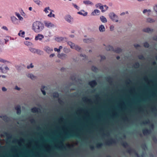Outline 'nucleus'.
<instances>
[{
    "label": "nucleus",
    "mask_w": 157,
    "mask_h": 157,
    "mask_svg": "<svg viewBox=\"0 0 157 157\" xmlns=\"http://www.w3.org/2000/svg\"><path fill=\"white\" fill-rule=\"evenodd\" d=\"M89 40L88 39H85L84 40V41L85 42H88Z\"/></svg>",
    "instance_id": "4d7b16f0"
},
{
    "label": "nucleus",
    "mask_w": 157,
    "mask_h": 157,
    "mask_svg": "<svg viewBox=\"0 0 157 157\" xmlns=\"http://www.w3.org/2000/svg\"><path fill=\"white\" fill-rule=\"evenodd\" d=\"M100 11L98 10H95L91 13V15L95 16L100 13Z\"/></svg>",
    "instance_id": "4468645a"
},
{
    "label": "nucleus",
    "mask_w": 157,
    "mask_h": 157,
    "mask_svg": "<svg viewBox=\"0 0 157 157\" xmlns=\"http://www.w3.org/2000/svg\"><path fill=\"white\" fill-rule=\"evenodd\" d=\"M104 7H105L106 8V10H107L108 9V7L106 5H105L104 6Z\"/></svg>",
    "instance_id": "6e6d98bb"
},
{
    "label": "nucleus",
    "mask_w": 157,
    "mask_h": 157,
    "mask_svg": "<svg viewBox=\"0 0 157 157\" xmlns=\"http://www.w3.org/2000/svg\"><path fill=\"white\" fill-rule=\"evenodd\" d=\"M92 70L94 71H97L98 69L95 67L93 66L92 67Z\"/></svg>",
    "instance_id": "ea45409f"
},
{
    "label": "nucleus",
    "mask_w": 157,
    "mask_h": 157,
    "mask_svg": "<svg viewBox=\"0 0 157 157\" xmlns=\"http://www.w3.org/2000/svg\"><path fill=\"white\" fill-rule=\"evenodd\" d=\"M74 48L78 51H80L81 49V48L78 45H75Z\"/></svg>",
    "instance_id": "7c9ffc66"
},
{
    "label": "nucleus",
    "mask_w": 157,
    "mask_h": 157,
    "mask_svg": "<svg viewBox=\"0 0 157 157\" xmlns=\"http://www.w3.org/2000/svg\"><path fill=\"white\" fill-rule=\"evenodd\" d=\"M29 50L33 53H36L40 55L43 53V52L39 49H36L33 48H30Z\"/></svg>",
    "instance_id": "20e7f679"
},
{
    "label": "nucleus",
    "mask_w": 157,
    "mask_h": 157,
    "mask_svg": "<svg viewBox=\"0 0 157 157\" xmlns=\"http://www.w3.org/2000/svg\"><path fill=\"white\" fill-rule=\"evenodd\" d=\"M25 39L26 40H27L28 39H29V37H26L25 38Z\"/></svg>",
    "instance_id": "69168bd1"
},
{
    "label": "nucleus",
    "mask_w": 157,
    "mask_h": 157,
    "mask_svg": "<svg viewBox=\"0 0 157 157\" xmlns=\"http://www.w3.org/2000/svg\"><path fill=\"white\" fill-rule=\"evenodd\" d=\"M15 109L17 110V114H20L21 113V107L20 106L17 105L15 107Z\"/></svg>",
    "instance_id": "6ab92c4d"
},
{
    "label": "nucleus",
    "mask_w": 157,
    "mask_h": 157,
    "mask_svg": "<svg viewBox=\"0 0 157 157\" xmlns=\"http://www.w3.org/2000/svg\"><path fill=\"white\" fill-rule=\"evenodd\" d=\"M2 91L3 92H6L7 90V89L4 87H3L2 88Z\"/></svg>",
    "instance_id": "8fccbe9b"
},
{
    "label": "nucleus",
    "mask_w": 157,
    "mask_h": 157,
    "mask_svg": "<svg viewBox=\"0 0 157 157\" xmlns=\"http://www.w3.org/2000/svg\"><path fill=\"white\" fill-rule=\"evenodd\" d=\"M34 2L38 5H40L41 2L40 0H33Z\"/></svg>",
    "instance_id": "72a5a7b5"
},
{
    "label": "nucleus",
    "mask_w": 157,
    "mask_h": 157,
    "mask_svg": "<svg viewBox=\"0 0 157 157\" xmlns=\"http://www.w3.org/2000/svg\"><path fill=\"white\" fill-rule=\"evenodd\" d=\"M146 21L147 22L152 23L155 22V20L151 18L148 17L146 19Z\"/></svg>",
    "instance_id": "a211bd4d"
},
{
    "label": "nucleus",
    "mask_w": 157,
    "mask_h": 157,
    "mask_svg": "<svg viewBox=\"0 0 157 157\" xmlns=\"http://www.w3.org/2000/svg\"><path fill=\"white\" fill-rule=\"evenodd\" d=\"M25 32L22 30H20L19 33H18V35L22 37H25Z\"/></svg>",
    "instance_id": "412c9836"
},
{
    "label": "nucleus",
    "mask_w": 157,
    "mask_h": 157,
    "mask_svg": "<svg viewBox=\"0 0 157 157\" xmlns=\"http://www.w3.org/2000/svg\"><path fill=\"white\" fill-rule=\"evenodd\" d=\"M64 51L65 52L67 53L69 52L70 51L67 48H64Z\"/></svg>",
    "instance_id": "37998d69"
},
{
    "label": "nucleus",
    "mask_w": 157,
    "mask_h": 157,
    "mask_svg": "<svg viewBox=\"0 0 157 157\" xmlns=\"http://www.w3.org/2000/svg\"><path fill=\"white\" fill-rule=\"evenodd\" d=\"M144 46L145 47L147 48L149 46V44L147 43L146 42L144 44Z\"/></svg>",
    "instance_id": "09e8293b"
},
{
    "label": "nucleus",
    "mask_w": 157,
    "mask_h": 157,
    "mask_svg": "<svg viewBox=\"0 0 157 157\" xmlns=\"http://www.w3.org/2000/svg\"><path fill=\"white\" fill-rule=\"evenodd\" d=\"M101 59L103 60L105 59V57L104 56H101Z\"/></svg>",
    "instance_id": "5fc2aeb1"
},
{
    "label": "nucleus",
    "mask_w": 157,
    "mask_h": 157,
    "mask_svg": "<svg viewBox=\"0 0 157 157\" xmlns=\"http://www.w3.org/2000/svg\"><path fill=\"white\" fill-rule=\"evenodd\" d=\"M54 50L56 52H58L59 53H60V51L59 49H58L56 48H54Z\"/></svg>",
    "instance_id": "de8ad7c7"
},
{
    "label": "nucleus",
    "mask_w": 157,
    "mask_h": 157,
    "mask_svg": "<svg viewBox=\"0 0 157 157\" xmlns=\"http://www.w3.org/2000/svg\"><path fill=\"white\" fill-rule=\"evenodd\" d=\"M14 89L16 90L19 91L21 90V88L20 87L17 86H15Z\"/></svg>",
    "instance_id": "f704fd0d"
},
{
    "label": "nucleus",
    "mask_w": 157,
    "mask_h": 157,
    "mask_svg": "<svg viewBox=\"0 0 157 157\" xmlns=\"http://www.w3.org/2000/svg\"><path fill=\"white\" fill-rule=\"evenodd\" d=\"M151 12V10L149 9H144L143 10V13L144 14H145L146 13H150Z\"/></svg>",
    "instance_id": "393cba45"
},
{
    "label": "nucleus",
    "mask_w": 157,
    "mask_h": 157,
    "mask_svg": "<svg viewBox=\"0 0 157 157\" xmlns=\"http://www.w3.org/2000/svg\"><path fill=\"white\" fill-rule=\"evenodd\" d=\"M100 9L101 10V12H104L105 11V10H104V6L101 5V6H100Z\"/></svg>",
    "instance_id": "58836bf2"
},
{
    "label": "nucleus",
    "mask_w": 157,
    "mask_h": 157,
    "mask_svg": "<svg viewBox=\"0 0 157 157\" xmlns=\"http://www.w3.org/2000/svg\"><path fill=\"white\" fill-rule=\"evenodd\" d=\"M109 50H112L113 49V47L111 46H109Z\"/></svg>",
    "instance_id": "864d4df0"
},
{
    "label": "nucleus",
    "mask_w": 157,
    "mask_h": 157,
    "mask_svg": "<svg viewBox=\"0 0 157 157\" xmlns=\"http://www.w3.org/2000/svg\"><path fill=\"white\" fill-rule=\"evenodd\" d=\"M11 19L12 21L14 24H17L19 23L18 20L14 16L11 17Z\"/></svg>",
    "instance_id": "9d476101"
},
{
    "label": "nucleus",
    "mask_w": 157,
    "mask_h": 157,
    "mask_svg": "<svg viewBox=\"0 0 157 157\" xmlns=\"http://www.w3.org/2000/svg\"><path fill=\"white\" fill-rule=\"evenodd\" d=\"M153 10L155 13L157 14V3L154 6Z\"/></svg>",
    "instance_id": "c756f323"
},
{
    "label": "nucleus",
    "mask_w": 157,
    "mask_h": 157,
    "mask_svg": "<svg viewBox=\"0 0 157 157\" xmlns=\"http://www.w3.org/2000/svg\"><path fill=\"white\" fill-rule=\"evenodd\" d=\"M125 14V13L123 12V13H121V15H124Z\"/></svg>",
    "instance_id": "0e129e2a"
},
{
    "label": "nucleus",
    "mask_w": 157,
    "mask_h": 157,
    "mask_svg": "<svg viewBox=\"0 0 157 157\" xmlns=\"http://www.w3.org/2000/svg\"><path fill=\"white\" fill-rule=\"evenodd\" d=\"M67 43H68V44L69 46H70V47L71 48L74 49L75 48V44L74 43H72L71 42H70V41L68 42Z\"/></svg>",
    "instance_id": "aec40b11"
},
{
    "label": "nucleus",
    "mask_w": 157,
    "mask_h": 157,
    "mask_svg": "<svg viewBox=\"0 0 157 157\" xmlns=\"http://www.w3.org/2000/svg\"><path fill=\"white\" fill-rule=\"evenodd\" d=\"M44 50L47 53H50L53 51V48L48 46H46L44 47Z\"/></svg>",
    "instance_id": "6e6552de"
},
{
    "label": "nucleus",
    "mask_w": 157,
    "mask_h": 157,
    "mask_svg": "<svg viewBox=\"0 0 157 157\" xmlns=\"http://www.w3.org/2000/svg\"><path fill=\"white\" fill-rule=\"evenodd\" d=\"M99 31L101 32H104L105 31V29L104 25H100L99 27Z\"/></svg>",
    "instance_id": "f8f14e48"
},
{
    "label": "nucleus",
    "mask_w": 157,
    "mask_h": 157,
    "mask_svg": "<svg viewBox=\"0 0 157 157\" xmlns=\"http://www.w3.org/2000/svg\"><path fill=\"white\" fill-rule=\"evenodd\" d=\"M100 19L101 21L103 23H105L107 22V20L106 19L104 16H101L100 17Z\"/></svg>",
    "instance_id": "2eb2a0df"
},
{
    "label": "nucleus",
    "mask_w": 157,
    "mask_h": 157,
    "mask_svg": "<svg viewBox=\"0 0 157 157\" xmlns=\"http://www.w3.org/2000/svg\"><path fill=\"white\" fill-rule=\"evenodd\" d=\"M121 49L120 48H118L117 50H116L115 51L117 53H119L121 52Z\"/></svg>",
    "instance_id": "79ce46f5"
},
{
    "label": "nucleus",
    "mask_w": 157,
    "mask_h": 157,
    "mask_svg": "<svg viewBox=\"0 0 157 157\" xmlns=\"http://www.w3.org/2000/svg\"><path fill=\"white\" fill-rule=\"evenodd\" d=\"M134 46L135 47H137L139 46V45L138 44H136L134 45Z\"/></svg>",
    "instance_id": "680f3d73"
},
{
    "label": "nucleus",
    "mask_w": 157,
    "mask_h": 157,
    "mask_svg": "<svg viewBox=\"0 0 157 157\" xmlns=\"http://www.w3.org/2000/svg\"><path fill=\"white\" fill-rule=\"evenodd\" d=\"M77 13L84 16H86L87 14V13L85 12L84 10H81L80 11L78 12Z\"/></svg>",
    "instance_id": "ddd939ff"
},
{
    "label": "nucleus",
    "mask_w": 157,
    "mask_h": 157,
    "mask_svg": "<svg viewBox=\"0 0 157 157\" xmlns=\"http://www.w3.org/2000/svg\"><path fill=\"white\" fill-rule=\"evenodd\" d=\"M67 55L64 53H59L57 55L58 58L63 59H65L67 57Z\"/></svg>",
    "instance_id": "9b49d317"
},
{
    "label": "nucleus",
    "mask_w": 157,
    "mask_h": 157,
    "mask_svg": "<svg viewBox=\"0 0 157 157\" xmlns=\"http://www.w3.org/2000/svg\"><path fill=\"white\" fill-rule=\"evenodd\" d=\"M44 25L40 21H36L34 22L32 26V29L36 33L41 32L44 29Z\"/></svg>",
    "instance_id": "f257e3e1"
},
{
    "label": "nucleus",
    "mask_w": 157,
    "mask_h": 157,
    "mask_svg": "<svg viewBox=\"0 0 157 157\" xmlns=\"http://www.w3.org/2000/svg\"><path fill=\"white\" fill-rule=\"evenodd\" d=\"M109 16L110 18L113 21L116 22L119 21L118 17L114 13H111L109 14Z\"/></svg>",
    "instance_id": "f03ea898"
},
{
    "label": "nucleus",
    "mask_w": 157,
    "mask_h": 157,
    "mask_svg": "<svg viewBox=\"0 0 157 157\" xmlns=\"http://www.w3.org/2000/svg\"><path fill=\"white\" fill-rule=\"evenodd\" d=\"M53 96L54 98H57L59 96V94L57 93H54L53 94Z\"/></svg>",
    "instance_id": "4c0bfd02"
},
{
    "label": "nucleus",
    "mask_w": 157,
    "mask_h": 157,
    "mask_svg": "<svg viewBox=\"0 0 157 157\" xmlns=\"http://www.w3.org/2000/svg\"><path fill=\"white\" fill-rule=\"evenodd\" d=\"M117 59H119L120 58V57L119 56H117Z\"/></svg>",
    "instance_id": "774afa93"
},
{
    "label": "nucleus",
    "mask_w": 157,
    "mask_h": 157,
    "mask_svg": "<svg viewBox=\"0 0 157 157\" xmlns=\"http://www.w3.org/2000/svg\"><path fill=\"white\" fill-rule=\"evenodd\" d=\"M27 42V44H25L26 45H29L30 44H31V43L30 42Z\"/></svg>",
    "instance_id": "13d9d810"
},
{
    "label": "nucleus",
    "mask_w": 157,
    "mask_h": 157,
    "mask_svg": "<svg viewBox=\"0 0 157 157\" xmlns=\"http://www.w3.org/2000/svg\"><path fill=\"white\" fill-rule=\"evenodd\" d=\"M64 18L66 21L69 23H72L73 21V18L70 15L65 16Z\"/></svg>",
    "instance_id": "423d86ee"
},
{
    "label": "nucleus",
    "mask_w": 157,
    "mask_h": 157,
    "mask_svg": "<svg viewBox=\"0 0 157 157\" xmlns=\"http://www.w3.org/2000/svg\"><path fill=\"white\" fill-rule=\"evenodd\" d=\"M2 28L6 31H7L8 30V28L6 26H3Z\"/></svg>",
    "instance_id": "3c124183"
},
{
    "label": "nucleus",
    "mask_w": 157,
    "mask_h": 157,
    "mask_svg": "<svg viewBox=\"0 0 157 157\" xmlns=\"http://www.w3.org/2000/svg\"><path fill=\"white\" fill-rule=\"evenodd\" d=\"M44 24L45 26L49 28L53 27L55 26L54 24L49 21H45L44 22Z\"/></svg>",
    "instance_id": "39448f33"
},
{
    "label": "nucleus",
    "mask_w": 157,
    "mask_h": 157,
    "mask_svg": "<svg viewBox=\"0 0 157 157\" xmlns=\"http://www.w3.org/2000/svg\"><path fill=\"white\" fill-rule=\"evenodd\" d=\"M109 29L111 31H113L114 30V26L113 25H110L109 27Z\"/></svg>",
    "instance_id": "49530a36"
},
{
    "label": "nucleus",
    "mask_w": 157,
    "mask_h": 157,
    "mask_svg": "<svg viewBox=\"0 0 157 157\" xmlns=\"http://www.w3.org/2000/svg\"><path fill=\"white\" fill-rule=\"evenodd\" d=\"M62 48H63V47H62V46H60L59 47V49L60 50H60H61V49H62Z\"/></svg>",
    "instance_id": "052dcab7"
},
{
    "label": "nucleus",
    "mask_w": 157,
    "mask_h": 157,
    "mask_svg": "<svg viewBox=\"0 0 157 157\" xmlns=\"http://www.w3.org/2000/svg\"><path fill=\"white\" fill-rule=\"evenodd\" d=\"M101 6V4L100 3H98L97 4H96L95 5V6L96 8H98V7H99V8H100V6Z\"/></svg>",
    "instance_id": "a18cd8bd"
},
{
    "label": "nucleus",
    "mask_w": 157,
    "mask_h": 157,
    "mask_svg": "<svg viewBox=\"0 0 157 157\" xmlns=\"http://www.w3.org/2000/svg\"><path fill=\"white\" fill-rule=\"evenodd\" d=\"M55 54H52L50 55L49 57L50 58H52V57H54V56H55Z\"/></svg>",
    "instance_id": "603ef678"
},
{
    "label": "nucleus",
    "mask_w": 157,
    "mask_h": 157,
    "mask_svg": "<svg viewBox=\"0 0 157 157\" xmlns=\"http://www.w3.org/2000/svg\"><path fill=\"white\" fill-rule=\"evenodd\" d=\"M15 14L20 20L22 21L23 20V18L20 15L19 13L16 12L15 13Z\"/></svg>",
    "instance_id": "4be33fe9"
},
{
    "label": "nucleus",
    "mask_w": 157,
    "mask_h": 157,
    "mask_svg": "<svg viewBox=\"0 0 157 157\" xmlns=\"http://www.w3.org/2000/svg\"><path fill=\"white\" fill-rule=\"evenodd\" d=\"M28 78L33 80H34L37 78V77L31 73H29L26 75Z\"/></svg>",
    "instance_id": "0eeeda50"
},
{
    "label": "nucleus",
    "mask_w": 157,
    "mask_h": 157,
    "mask_svg": "<svg viewBox=\"0 0 157 157\" xmlns=\"http://www.w3.org/2000/svg\"><path fill=\"white\" fill-rule=\"evenodd\" d=\"M51 10V12L48 15V16L50 17H55V14L52 13V12L53 11L52 10Z\"/></svg>",
    "instance_id": "cd10ccee"
},
{
    "label": "nucleus",
    "mask_w": 157,
    "mask_h": 157,
    "mask_svg": "<svg viewBox=\"0 0 157 157\" xmlns=\"http://www.w3.org/2000/svg\"><path fill=\"white\" fill-rule=\"evenodd\" d=\"M3 44V43H2V41H1V40H0V44Z\"/></svg>",
    "instance_id": "338daca9"
},
{
    "label": "nucleus",
    "mask_w": 157,
    "mask_h": 157,
    "mask_svg": "<svg viewBox=\"0 0 157 157\" xmlns=\"http://www.w3.org/2000/svg\"><path fill=\"white\" fill-rule=\"evenodd\" d=\"M0 62L2 63H5L6 62L9 63V62L8 61H7L6 60H4L2 59H0Z\"/></svg>",
    "instance_id": "c03bdc74"
},
{
    "label": "nucleus",
    "mask_w": 157,
    "mask_h": 157,
    "mask_svg": "<svg viewBox=\"0 0 157 157\" xmlns=\"http://www.w3.org/2000/svg\"><path fill=\"white\" fill-rule=\"evenodd\" d=\"M44 38V36L41 34H38L36 36L35 38V40H41L43 39Z\"/></svg>",
    "instance_id": "1a4fd4ad"
},
{
    "label": "nucleus",
    "mask_w": 157,
    "mask_h": 157,
    "mask_svg": "<svg viewBox=\"0 0 157 157\" xmlns=\"http://www.w3.org/2000/svg\"><path fill=\"white\" fill-rule=\"evenodd\" d=\"M83 3L85 5H93V3L89 0L84 1H83Z\"/></svg>",
    "instance_id": "dca6fc26"
},
{
    "label": "nucleus",
    "mask_w": 157,
    "mask_h": 157,
    "mask_svg": "<svg viewBox=\"0 0 157 157\" xmlns=\"http://www.w3.org/2000/svg\"><path fill=\"white\" fill-rule=\"evenodd\" d=\"M96 83L95 81H93L90 82H89V85L91 87H94V86L96 85Z\"/></svg>",
    "instance_id": "5701e85b"
},
{
    "label": "nucleus",
    "mask_w": 157,
    "mask_h": 157,
    "mask_svg": "<svg viewBox=\"0 0 157 157\" xmlns=\"http://www.w3.org/2000/svg\"><path fill=\"white\" fill-rule=\"evenodd\" d=\"M39 109L38 108L34 107L32 109V111L33 113L37 112L39 111Z\"/></svg>",
    "instance_id": "a878e982"
},
{
    "label": "nucleus",
    "mask_w": 157,
    "mask_h": 157,
    "mask_svg": "<svg viewBox=\"0 0 157 157\" xmlns=\"http://www.w3.org/2000/svg\"><path fill=\"white\" fill-rule=\"evenodd\" d=\"M29 9L30 11H31L32 10V8L31 7H29Z\"/></svg>",
    "instance_id": "e2e57ef3"
},
{
    "label": "nucleus",
    "mask_w": 157,
    "mask_h": 157,
    "mask_svg": "<svg viewBox=\"0 0 157 157\" xmlns=\"http://www.w3.org/2000/svg\"><path fill=\"white\" fill-rule=\"evenodd\" d=\"M46 88V87L44 86H42L41 89V91H42L43 94L45 95L46 94V92L44 90Z\"/></svg>",
    "instance_id": "b1692460"
},
{
    "label": "nucleus",
    "mask_w": 157,
    "mask_h": 157,
    "mask_svg": "<svg viewBox=\"0 0 157 157\" xmlns=\"http://www.w3.org/2000/svg\"><path fill=\"white\" fill-rule=\"evenodd\" d=\"M64 39V38L62 37H60L59 38H56V40L58 42H61Z\"/></svg>",
    "instance_id": "c85d7f7f"
},
{
    "label": "nucleus",
    "mask_w": 157,
    "mask_h": 157,
    "mask_svg": "<svg viewBox=\"0 0 157 157\" xmlns=\"http://www.w3.org/2000/svg\"><path fill=\"white\" fill-rule=\"evenodd\" d=\"M2 77L3 78H6V76L5 75H0V77Z\"/></svg>",
    "instance_id": "bf43d9fd"
},
{
    "label": "nucleus",
    "mask_w": 157,
    "mask_h": 157,
    "mask_svg": "<svg viewBox=\"0 0 157 157\" xmlns=\"http://www.w3.org/2000/svg\"><path fill=\"white\" fill-rule=\"evenodd\" d=\"M153 31V29L149 28H147L144 29L143 30V31L146 33H149Z\"/></svg>",
    "instance_id": "f3484780"
},
{
    "label": "nucleus",
    "mask_w": 157,
    "mask_h": 157,
    "mask_svg": "<svg viewBox=\"0 0 157 157\" xmlns=\"http://www.w3.org/2000/svg\"><path fill=\"white\" fill-rule=\"evenodd\" d=\"M48 10H50L49 7H48L45 8L44 10V11L46 13H48Z\"/></svg>",
    "instance_id": "473e14b6"
},
{
    "label": "nucleus",
    "mask_w": 157,
    "mask_h": 157,
    "mask_svg": "<svg viewBox=\"0 0 157 157\" xmlns=\"http://www.w3.org/2000/svg\"><path fill=\"white\" fill-rule=\"evenodd\" d=\"M143 132L144 135H146L149 133V131L147 129H144V130Z\"/></svg>",
    "instance_id": "c9c22d12"
},
{
    "label": "nucleus",
    "mask_w": 157,
    "mask_h": 157,
    "mask_svg": "<svg viewBox=\"0 0 157 157\" xmlns=\"http://www.w3.org/2000/svg\"><path fill=\"white\" fill-rule=\"evenodd\" d=\"M34 66L33 65L32 63H31L30 65H28L27 67L28 69H29L30 68H33V67Z\"/></svg>",
    "instance_id": "e433bc0d"
},
{
    "label": "nucleus",
    "mask_w": 157,
    "mask_h": 157,
    "mask_svg": "<svg viewBox=\"0 0 157 157\" xmlns=\"http://www.w3.org/2000/svg\"><path fill=\"white\" fill-rule=\"evenodd\" d=\"M10 38L9 37V36H6V38L4 39V40L5 41V44H6L7 42L9 41V39Z\"/></svg>",
    "instance_id": "2f4dec72"
},
{
    "label": "nucleus",
    "mask_w": 157,
    "mask_h": 157,
    "mask_svg": "<svg viewBox=\"0 0 157 157\" xmlns=\"http://www.w3.org/2000/svg\"><path fill=\"white\" fill-rule=\"evenodd\" d=\"M9 70V68L7 66L4 64H0V72L2 73H6Z\"/></svg>",
    "instance_id": "7ed1b4c3"
},
{
    "label": "nucleus",
    "mask_w": 157,
    "mask_h": 157,
    "mask_svg": "<svg viewBox=\"0 0 157 157\" xmlns=\"http://www.w3.org/2000/svg\"><path fill=\"white\" fill-rule=\"evenodd\" d=\"M0 117L4 121H6L7 118V116L4 115H2L0 116Z\"/></svg>",
    "instance_id": "bb28decb"
},
{
    "label": "nucleus",
    "mask_w": 157,
    "mask_h": 157,
    "mask_svg": "<svg viewBox=\"0 0 157 157\" xmlns=\"http://www.w3.org/2000/svg\"><path fill=\"white\" fill-rule=\"evenodd\" d=\"M72 5L76 9L78 10H79V7L76 4L73 3Z\"/></svg>",
    "instance_id": "a19ab883"
}]
</instances>
